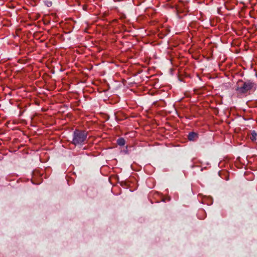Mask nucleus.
Masks as SVG:
<instances>
[{"mask_svg":"<svg viewBox=\"0 0 257 257\" xmlns=\"http://www.w3.org/2000/svg\"><path fill=\"white\" fill-rule=\"evenodd\" d=\"M235 90L239 95L250 94L256 89L255 84L250 80H239L235 86Z\"/></svg>","mask_w":257,"mask_h":257,"instance_id":"nucleus-1","label":"nucleus"},{"mask_svg":"<svg viewBox=\"0 0 257 257\" xmlns=\"http://www.w3.org/2000/svg\"><path fill=\"white\" fill-rule=\"evenodd\" d=\"M87 136V132L84 130H75L73 133L72 144L75 146L83 145L86 142Z\"/></svg>","mask_w":257,"mask_h":257,"instance_id":"nucleus-2","label":"nucleus"},{"mask_svg":"<svg viewBox=\"0 0 257 257\" xmlns=\"http://www.w3.org/2000/svg\"><path fill=\"white\" fill-rule=\"evenodd\" d=\"M198 138V135L195 132H190L188 135V139L191 141H196Z\"/></svg>","mask_w":257,"mask_h":257,"instance_id":"nucleus-3","label":"nucleus"},{"mask_svg":"<svg viewBox=\"0 0 257 257\" xmlns=\"http://www.w3.org/2000/svg\"><path fill=\"white\" fill-rule=\"evenodd\" d=\"M250 139L252 141H254L257 139V132L255 131H252Z\"/></svg>","mask_w":257,"mask_h":257,"instance_id":"nucleus-4","label":"nucleus"},{"mask_svg":"<svg viewBox=\"0 0 257 257\" xmlns=\"http://www.w3.org/2000/svg\"><path fill=\"white\" fill-rule=\"evenodd\" d=\"M117 144L120 146H123L125 145V141L123 138H120L117 140Z\"/></svg>","mask_w":257,"mask_h":257,"instance_id":"nucleus-5","label":"nucleus"},{"mask_svg":"<svg viewBox=\"0 0 257 257\" xmlns=\"http://www.w3.org/2000/svg\"><path fill=\"white\" fill-rule=\"evenodd\" d=\"M169 32V31L166 30V32L165 33H161L159 34V37L160 38H163L164 37H165Z\"/></svg>","mask_w":257,"mask_h":257,"instance_id":"nucleus-6","label":"nucleus"},{"mask_svg":"<svg viewBox=\"0 0 257 257\" xmlns=\"http://www.w3.org/2000/svg\"><path fill=\"white\" fill-rule=\"evenodd\" d=\"M52 5V3L51 2H48L47 3V6L49 7H51Z\"/></svg>","mask_w":257,"mask_h":257,"instance_id":"nucleus-7","label":"nucleus"}]
</instances>
